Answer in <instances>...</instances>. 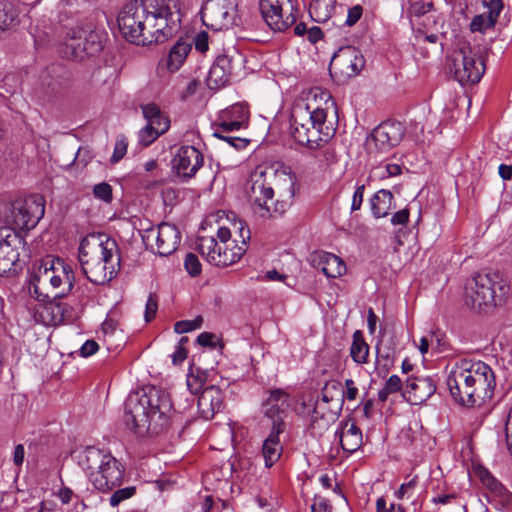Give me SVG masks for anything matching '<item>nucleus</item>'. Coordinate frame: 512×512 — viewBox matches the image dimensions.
Here are the masks:
<instances>
[{
  "label": "nucleus",
  "instance_id": "f257e3e1",
  "mask_svg": "<svg viewBox=\"0 0 512 512\" xmlns=\"http://www.w3.org/2000/svg\"><path fill=\"white\" fill-rule=\"evenodd\" d=\"M128 2L118 16L121 35L130 43L149 46L163 43L180 28V8L173 2Z\"/></svg>",
  "mask_w": 512,
  "mask_h": 512
},
{
  "label": "nucleus",
  "instance_id": "f03ea898",
  "mask_svg": "<svg viewBox=\"0 0 512 512\" xmlns=\"http://www.w3.org/2000/svg\"><path fill=\"white\" fill-rule=\"evenodd\" d=\"M335 108L331 94L320 87L304 91L295 99L290 113V134L300 145L316 149L326 142L324 133L328 111Z\"/></svg>",
  "mask_w": 512,
  "mask_h": 512
},
{
  "label": "nucleus",
  "instance_id": "7ed1b4c3",
  "mask_svg": "<svg viewBox=\"0 0 512 512\" xmlns=\"http://www.w3.org/2000/svg\"><path fill=\"white\" fill-rule=\"evenodd\" d=\"M274 185L279 199L274 203V189L267 182V173L255 170L251 173L247 194L253 212L263 219L284 213L296 195L298 179L290 166L278 164L273 169Z\"/></svg>",
  "mask_w": 512,
  "mask_h": 512
},
{
  "label": "nucleus",
  "instance_id": "20e7f679",
  "mask_svg": "<svg viewBox=\"0 0 512 512\" xmlns=\"http://www.w3.org/2000/svg\"><path fill=\"white\" fill-rule=\"evenodd\" d=\"M173 404L167 392L149 387L132 392L125 402V419L133 428L157 433L167 425Z\"/></svg>",
  "mask_w": 512,
  "mask_h": 512
},
{
  "label": "nucleus",
  "instance_id": "39448f33",
  "mask_svg": "<svg viewBox=\"0 0 512 512\" xmlns=\"http://www.w3.org/2000/svg\"><path fill=\"white\" fill-rule=\"evenodd\" d=\"M79 260L87 279L98 285L113 279L120 266L117 244L104 234H90L82 239Z\"/></svg>",
  "mask_w": 512,
  "mask_h": 512
},
{
  "label": "nucleus",
  "instance_id": "423d86ee",
  "mask_svg": "<svg viewBox=\"0 0 512 512\" xmlns=\"http://www.w3.org/2000/svg\"><path fill=\"white\" fill-rule=\"evenodd\" d=\"M75 458L98 491L109 492L121 485L124 469L109 451L88 446L77 451Z\"/></svg>",
  "mask_w": 512,
  "mask_h": 512
},
{
  "label": "nucleus",
  "instance_id": "0eeeda50",
  "mask_svg": "<svg viewBox=\"0 0 512 512\" xmlns=\"http://www.w3.org/2000/svg\"><path fill=\"white\" fill-rule=\"evenodd\" d=\"M32 279L33 294H38L40 289H50L54 297L61 298L72 291L75 274L71 264L48 255L35 265Z\"/></svg>",
  "mask_w": 512,
  "mask_h": 512
},
{
  "label": "nucleus",
  "instance_id": "6e6552de",
  "mask_svg": "<svg viewBox=\"0 0 512 512\" xmlns=\"http://www.w3.org/2000/svg\"><path fill=\"white\" fill-rule=\"evenodd\" d=\"M449 71L461 85L475 84L484 74V60L468 42L459 41L450 57Z\"/></svg>",
  "mask_w": 512,
  "mask_h": 512
},
{
  "label": "nucleus",
  "instance_id": "1a4fd4ad",
  "mask_svg": "<svg viewBox=\"0 0 512 512\" xmlns=\"http://www.w3.org/2000/svg\"><path fill=\"white\" fill-rule=\"evenodd\" d=\"M197 249L207 262L218 267H226L238 262L245 254V247L238 244L231 245L229 242L222 244L215 237H199Z\"/></svg>",
  "mask_w": 512,
  "mask_h": 512
},
{
  "label": "nucleus",
  "instance_id": "9d476101",
  "mask_svg": "<svg viewBox=\"0 0 512 512\" xmlns=\"http://www.w3.org/2000/svg\"><path fill=\"white\" fill-rule=\"evenodd\" d=\"M203 23L215 31L227 30L242 23L235 2H205L201 8Z\"/></svg>",
  "mask_w": 512,
  "mask_h": 512
},
{
  "label": "nucleus",
  "instance_id": "9b49d317",
  "mask_svg": "<svg viewBox=\"0 0 512 512\" xmlns=\"http://www.w3.org/2000/svg\"><path fill=\"white\" fill-rule=\"evenodd\" d=\"M142 240L147 249L159 256H169L174 253L181 241L178 228L170 223H161L143 231Z\"/></svg>",
  "mask_w": 512,
  "mask_h": 512
},
{
  "label": "nucleus",
  "instance_id": "f8f14e48",
  "mask_svg": "<svg viewBox=\"0 0 512 512\" xmlns=\"http://www.w3.org/2000/svg\"><path fill=\"white\" fill-rule=\"evenodd\" d=\"M65 46L75 59L93 56L102 50V41L98 32L91 27L73 26L67 29Z\"/></svg>",
  "mask_w": 512,
  "mask_h": 512
},
{
  "label": "nucleus",
  "instance_id": "ddd939ff",
  "mask_svg": "<svg viewBox=\"0 0 512 512\" xmlns=\"http://www.w3.org/2000/svg\"><path fill=\"white\" fill-rule=\"evenodd\" d=\"M465 304L474 310L486 311L496 305L492 279L485 274H477L466 282Z\"/></svg>",
  "mask_w": 512,
  "mask_h": 512
},
{
  "label": "nucleus",
  "instance_id": "4468645a",
  "mask_svg": "<svg viewBox=\"0 0 512 512\" xmlns=\"http://www.w3.org/2000/svg\"><path fill=\"white\" fill-rule=\"evenodd\" d=\"M470 398L471 406L492 398L495 388L493 370L482 361L469 360Z\"/></svg>",
  "mask_w": 512,
  "mask_h": 512
},
{
  "label": "nucleus",
  "instance_id": "2eb2a0df",
  "mask_svg": "<svg viewBox=\"0 0 512 512\" xmlns=\"http://www.w3.org/2000/svg\"><path fill=\"white\" fill-rule=\"evenodd\" d=\"M45 213V200L41 195H30L13 203L11 217L15 228H34Z\"/></svg>",
  "mask_w": 512,
  "mask_h": 512
},
{
  "label": "nucleus",
  "instance_id": "dca6fc26",
  "mask_svg": "<svg viewBox=\"0 0 512 512\" xmlns=\"http://www.w3.org/2000/svg\"><path fill=\"white\" fill-rule=\"evenodd\" d=\"M403 135L404 127L400 122H383L367 137L366 149L370 154L386 153L400 143Z\"/></svg>",
  "mask_w": 512,
  "mask_h": 512
},
{
  "label": "nucleus",
  "instance_id": "f3484780",
  "mask_svg": "<svg viewBox=\"0 0 512 512\" xmlns=\"http://www.w3.org/2000/svg\"><path fill=\"white\" fill-rule=\"evenodd\" d=\"M297 2H260L259 8L266 24L273 31H284L297 19Z\"/></svg>",
  "mask_w": 512,
  "mask_h": 512
},
{
  "label": "nucleus",
  "instance_id": "a211bd4d",
  "mask_svg": "<svg viewBox=\"0 0 512 512\" xmlns=\"http://www.w3.org/2000/svg\"><path fill=\"white\" fill-rule=\"evenodd\" d=\"M469 359H461L453 364L447 377V386L453 399L461 405L471 406Z\"/></svg>",
  "mask_w": 512,
  "mask_h": 512
},
{
  "label": "nucleus",
  "instance_id": "6ab92c4d",
  "mask_svg": "<svg viewBox=\"0 0 512 512\" xmlns=\"http://www.w3.org/2000/svg\"><path fill=\"white\" fill-rule=\"evenodd\" d=\"M35 295L38 303L30 307L31 316L35 323L44 326H57L66 319L68 310L62 303L55 301L46 302V299H49V295L39 291Z\"/></svg>",
  "mask_w": 512,
  "mask_h": 512
},
{
  "label": "nucleus",
  "instance_id": "aec40b11",
  "mask_svg": "<svg viewBox=\"0 0 512 512\" xmlns=\"http://www.w3.org/2000/svg\"><path fill=\"white\" fill-rule=\"evenodd\" d=\"M291 406L292 399L285 390L276 388L268 391V396L262 404V411L264 416L271 421V428L280 424L281 429H285L284 420Z\"/></svg>",
  "mask_w": 512,
  "mask_h": 512
},
{
  "label": "nucleus",
  "instance_id": "412c9836",
  "mask_svg": "<svg viewBox=\"0 0 512 512\" xmlns=\"http://www.w3.org/2000/svg\"><path fill=\"white\" fill-rule=\"evenodd\" d=\"M365 65L362 53L353 46L340 48L332 57L330 69L340 73L343 77H354L360 73Z\"/></svg>",
  "mask_w": 512,
  "mask_h": 512
},
{
  "label": "nucleus",
  "instance_id": "4be33fe9",
  "mask_svg": "<svg viewBox=\"0 0 512 512\" xmlns=\"http://www.w3.org/2000/svg\"><path fill=\"white\" fill-rule=\"evenodd\" d=\"M248 118L249 111L244 104H233L219 113L213 135H221V133H229L246 128Z\"/></svg>",
  "mask_w": 512,
  "mask_h": 512
},
{
  "label": "nucleus",
  "instance_id": "5701e85b",
  "mask_svg": "<svg viewBox=\"0 0 512 512\" xmlns=\"http://www.w3.org/2000/svg\"><path fill=\"white\" fill-rule=\"evenodd\" d=\"M203 165V155L192 145H183L173 158V167L178 175L184 178L193 177Z\"/></svg>",
  "mask_w": 512,
  "mask_h": 512
},
{
  "label": "nucleus",
  "instance_id": "b1692460",
  "mask_svg": "<svg viewBox=\"0 0 512 512\" xmlns=\"http://www.w3.org/2000/svg\"><path fill=\"white\" fill-rule=\"evenodd\" d=\"M309 262L328 278L341 277L347 270L346 264L342 258L326 251H315L311 253Z\"/></svg>",
  "mask_w": 512,
  "mask_h": 512
},
{
  "label": "nucleus",
  "instance_id": "393cba45",
  "mask_svg": "<svg viewBox=\"0 0 512 512\" xmlns=\"http://www.w3.org/2000/svg\"><path fill=\"white\" fill-rule=\"evenodd\" d=\"M17 235L8 228H0V276L9 273L19 258Z\"/></svg>",
  "mask_w": 512,
  "mask_h": 512
},
{
  "label": "nucleus",
  "instance_id": "a878e982",
  "mask_svg": "<svg viewBox=\"0 0 512 512\" xmlns=\"http://www.w3.org/2000/svg\"><path fill=\"white\" fill-rule=\"evenodd\" d=\"M251 232L247 224L241 219H233L229 226H221L217 230V238L222 244L229 242L232 246H244L245 252L248 248Z\"/></svg>",
  "mask_w": 512,
  "mask_h": 512
},
{
  "label": "nucleus",
  "instance_id": "bb28decb",
  "mask_svg": "<svg viewBox=\"0 0 512 512\" xmlns=\"http://www.w3.org/2000/svg\"><path fill=\"white\" fill-rule=\"evenodd\" d=\"M223 392L215 385L206 386L198 397V411L202 418L212 419L223 407Z\"/></svg>",
  "mask_w": 512,
  "mask_h": 512
},
{
  "label": "nucleus",
  "instance_id": "cd10ccee",
  "mask_svg": "<svg viewBox=\"0 0 512 512\" xmlns=\"http://www.w3.org/2000/svg\"><path fill=\"white\" fill-rule=\"evenodd\" d=\"M436 391V384L431 377H415L407 380L406 394L415 405L428 400Z\"/></svg>",
  "mask_w": 512,
  "mask_h": 512
},
{
  "label": "nucleus",
  "instance_id": "c85d7f7f",
  "mask_svg": "<svg viewBox=\"0 0 512 512\" xmlns=\"http://www.w3.org/2000/svg\"><path fill=\"white\" fill-rule=\"evenodd\" d=\"M279 425L280 424H277L275 428H271L270 433L263 441L262 456L266 468H271L280 459L283 451L279 435L283 433L285 429H281Z\"/></svg>",
  "mask_w": 512,
  "mask_h": 512
},
{
  "label": "nucleus",
  "instance_id": "c756f323",
  "mask_svg": "<svg viewBox=\"0 0 512 512\" xmlns=\"http://www.w3.org/2000/svg\"><path fill=\"white\" fill-rule=\"evenodd\" d=\"M231 75V64L227 56H219L210 67L207 84L211 89L224 86Z\"/></svg>",
  "mask_w": 512,
  "mask_h": 512
},
{
  "label": "nucleus",
  "instance_id": "7c9ffc66",
  "mask_svg": "<svg viewBox=\"0 0 512 512\" xmlns=\"http://www.w3.org/2000/svg\"><path fill=\"white\" fill-rule=\"evenodd\" d=\"M192 48V44L184 39H179L169 50L166 58L161 63L171 73L178 71L184 64Z\"/></svg>",
  "mask_w": 512,
  "mask_h": 512
},
{
  "label": "nucleus",
  "instance_id": "2f4dec72",
  "mask_svg": "<svg viewBox=\"0 0 512 512\" xmlns=\"http://www.w3.org/2000/svg\"><path fill=\"white\" fill-rule=\"evenodd\" d=\"M486 11L476 15L471 21L470 27L473 32H484L493 27L500 11L503 8V2H483Z\"/></svg>",
  "mask_w": 512,
  "mask_h": 512
},
{
  "label": "nucleus",
  "instance_id": "473e14b6",
  "mask_svg": "<svg viewBox=\"0 0 512 512\" xmlns=\"http://www.w3.org/2000/svg\"><path fill=\"white\" fill-rule=\"evenodd\" d=\"M341 447L348 453L356 452L362 445V432L352 421H346L339 432Z\"/></svg>",
  "mask_w": 512,
  "mask_h": 512
},
{
  "label": "nucleus",
  "instance_id": "72a5a7b5",
  "mask_svg": "<svg viewBox=\"0 0 512 512\" xmlns=\"http://www.w3.org/2000/svg\"><path fill=\"white\" fill-rule=\"evenodd\" d=\"M342 385L338 381H329L321 391L320 399L317 402L319 407L322 403L329 404L330 409H340L342 406Z\"/></svg>",
  "mask_w": 512,
  "mask_h": 512
},
{
  "label": "nucleus",
  "instance_id": "f704fd0d",
  "mask_svg": "<svg viewBox=\"0 0 512 512\" xmlns=\"http://www.w3.org/2000/svg\"><path fill=\"white\" fill-rule=\"evenodd\" d=\"M393 194L389 190L377 191L370 200L371 210L376 218L385 217L393 206Z\"/></svg>",
  "mask_w": 512,
  "mask_h": 512
},
{
  "label": "nucleus",
  "instance_id": "c9c22d12",
  "mask_svg": "<svg viewBox=\"0 0 512 512\" xmlns=\"http://www.w3.org/2000/svg\"><path fill=\"white\" fill-rule=\"evenodd\" d=\"M144 118L147 124L156 126L158 130L167 131L170 126L169 119L163 115L160 108L154 103H148L142 106Z\"/></svg>",
  "mask_w": 512,
  "mask_h": 512
},
{
  "label": "nucleus",
  "instance_id": "e433bc0d",
  "mask_svg": "<svg viewBox=\"0 0 512 512\" xmlns=\"http://www.w3.org/2000/svg\"><path fill=\"white\" fill-rule=\"evenodd\" d=\"M350 355L357 364H365L368 361L369 346L363 339L360 331H356L353 335Z\"/></svg>",
  "mask_w": 512,
  "mask_h": 512
},
{
  "label": "nucleus",
  "instance_id": "4c0bfd02",
  "mask_svg": "<svg viewBox=\"0 0 512 512\" xmlns=\"http://www.w3.org/2000/svg\"><path fill=\"white\" fill-rule=\"evenodd\" d=\"M208 373L200 368H191L187 375V387L192 394L201 393L205 388L204 385L207 382Z\"/></svg>",
  "mask_w": 512,
  "mask_h": 512
},
{
  "label": "nucleus",
  "instance_id": "58836bf2",
  "mask_svg": "<svg viewBox=\"0 0 512 512\" xmlns=\"http://www.w3.org/2000/svg\"><path fill=\"white\" fill-rule=\"evenodd\" d=\"M13 2H0V31L8 29L17 19Z\"/></svg>",
  "mask_w": 512,
  "mask_h": 512
},
{
  "label": "nucleus",
  "instance_id": "ea45409f",
  "mask_svg": "<svg viewBox=\"0 0 512 512\" xmlns=\"http://www.w3.org/2000/svg\"><path fill=\"white\" fill-rule=\"evenodd\" d=\"M432 7V2H406V4L402 6V10L407 13L411 22H413V18L418 19L424 16Z\"/></svg>",
  "mask_w": 512,
  "mask_h": 512
},
{
  "label": "nucleus",
  "instance_id": "a19ab883",
  "mask_svg": "<svg viewBox=\"0 0 512 512\" xmlns=\"http://www.w3.org/2000/svg\"><path fill=\"white\" fill-rule=\"evenodd\" d=\"M308 11L316 22H325L330 17L331 5L328 2H309Z\"/></svg>",
  "mask_w": 512,
  "mask_h": 512
},
{
  "label": "nucleus",
  "instance_id": "79ce46f5",
  "mask_svg": "<svg viewBox=\"0 0 512 512\" xmlns=\"http://www.w3.org/2000/svg\"><path fill=\"white\" fill-rule=\"evenodd\" d=\"M478 477L482 484L491 492L501 494L503 490L502 484L485 468L478 469Z\"/></svg>",
  "mask_w": 512,
  "mask_h": 512
},
{
  "label": "nucleus",
  "instance_id": "37998d69",
  "mask_svg": "<svg viewBox=\"0 0 512 512\" xmlns=\"http://www.w3.org/2000/svg\"><path fill=\"white\" fill-rule=\"evenodd\" d=\"M165 131L158 130L156 126L151 124H146L139 132V141L147 146L151 144L160 134H163Z\"/></svg>",
  "mask_w": 512,
  "mask_h": 512
},
{
  "label": "nucleus",
  "instance_id": "c03bdc74",
  "mask_svg": "<svg viewBox=\"0 0 512 512\" xmlns=\"http://www.w3.org/2000/svg\"><path fill=\"white\" fill-rule=\"evenodd\" d=\"M93 196L105 203L112 201V187L106 182H101L93 187Z\"/></svg>",
  "mask_w": 512,
  "mask_h": 512
},
{
  "label": "nucleus",
  "instance_id": "a18cd8bd",
  "mask_svg": "<svg viewBox=\"0 0 512 512\" xmlns=\"http://www.w3.org/2000/svg\"><path fill=\"white\" fill-rule=\"evenodd\" d=\"M188 343L187 337H181L178 344L175 347V351L171 355L172 362L175 365L181 364L187 358V349L185 344Z\"/></svg>",
  "mask_w": 512,
  "mask_h": 512
},
{
  "label": "nucleus",
  "instance_id": "49530a36",
  "mask_svg": "<svg viewBox=\"0 0 512 512\" xmlns=\"http://www.w3.org/2000/svg\"><path fill=\"white\" fill-rule=\"evenodd\" d=\"M184 266L191 276H197L202 271L201 263L195 254L189 253L184 261Z\"/></svg>",
  "mask_w": 512,
  "mask_h": 512
},
{
  "label": "nucleus",
  "instance_id": "de8ad7c7",
  "mask_svg": "<svg viewBox=\"0 0 512 512\" xmlns=\"http://www.w3.org/2000/svg\"><path fill=\"white\" fill-rule=\"evenodd\" d=\"M128 142L125 137H119L114 146V151L111 156V162H119L127 153Z\"/></svg>",
  "mask_w": 512,
  "mask_h": 512
},
{
  "label": "nucleus",
  "instance_id": "09e8293b",
  "mask_svg": "<svg viewBox=\"0 0 512 512\" xmlns=\"http://www.w3.org/2000/svg\"><path fill=\"white\" fill-rule=\"evenodd\" d=\"M135 493L134 487L122 488L115 491L110 497V505L112 507L118 506L123 500H126L133 496Z\"/></svg>",
  "mask_w": 512,
  "mask_h": 512
},
{
  "label": "nucleus",
  "instance_id": "8fccbe9b",
  "mask_svg": "<svg viewBox=\"0 0 512 512\" xmlns=\"http://www.w3.org/2000/svg\"><path fill=\"white\" fill-rule=\"evenodd\" d=\"M201 323V319L178 321L174 325V330L178 334L187 333L199 328Z\"/></svg>",
  "mask_w": 512,
  "mask_h": 512
},
{
  "label": "nucleus",
  "instance_id": "3c124183",
  "mask_svg": "<svg viewBox=\"0 0 512 512\" xmlns=\"http://www.w3.org/2000/svg\"><path fill=\"white\" fill-rule=\"evenodd\" d=\"M418 482V477H412L408 482L403 483L399 489L395 492V495L398 499H403L404 497H410L413 493L414 488L416 487Z\"/></svg>",
  "mask_w": 512,
  "mask_h": 512
},
{
  "label": "nucleus",
  "instance_id": "603ef678",
  "mask_svg": "<svg viewBox=\"0 0 512 512\" xmlns=\"http://www.w3.org/2000/svg\"><path fill=\"white\" fill-rule=\"evenodd\" d=\"M345 388V390L342 389V402L344 399H347L348 401H354L358 395V388L356 387L355 382L352 379H346Z\"/></svg>",
  "mask_w": 512,
  "mask_h": 512
},
{
  "label": "nucleus",
  "instance_id": "864d4df0",
  "mask_svg": "<svg viewBox=\"0 0 512 512\" xmlns=\"http://www.w3.org/2000/svg\"><path fill=\"white\" fill-rule=\"evenodd\" d=\"M158 309L157 299L153 294H150L145 306V320L150 322L156 315Z\"/></svg>",
  "mask_w": 512,
  "mask_h": 512
},
{
  "label": "nucleus",
  "instance_id": "5fc2aeb1",
  "mask_svg": "<svg viewBox=\"0 0 512 512\" xmlns=\"http://www.w3.org/2000/svg\"><path fill=\"white\" fill-rule=\"evenodd\" d=\"M219 139L226 141L229 145L235 147L236 149H241L247 146L248 140L240 137H232L226 135V133H221V135H215Z\"/></svg>",
  "mask_w": 512,
  "mask_h": 512
},
{
  "label": "nucleus",
  "instance_id": "6e6d98bb",
  "mask_svg": "<svg viewBox=\"0 0 512 512\" xmlns=\"http://www.w3.org/2000/svg\"><path fill=\"white\" fill-rule=\"evenodd\" d=\"M364 190H365L364 184L358 185L356 187L353 197H352V203H351L352 211H357L361 208V205L363 202Z\"/></svg>",
  "mask_w": 512,
  "mask_h": 512
},
{
  "label": "nucleus",
  "instance_id": "4d7b16f0",
  "mask_svg": "<svg viewBox=\"0 0 512 512\" xmlns=\"http://www.w3.org/2000/svg\"><path fill=\"white\" fill-rule=\"evenodd\" d=\"M363 8L360 5H355L348 10L345 24L353 26L362 16Z\"/></svg>",
  "mask_w": 512,
  "mask_h": 512
},
{
  "label": "nucleus",
  "instance_id": "13d9d810",
  "mask_svg": "<svg viewBox=\"0 0 512 512\" xmlns=\"http://www.w3.org/2000/svg\"><path fill=\"white\" fill-rule=\"evenodd\" d=\"M195 48L197 51L204 53L209 48V36L206 32L202 31L198 33L195 37Z\"/></svg>",
  "mask_w": 512,
  "mask_h": 512
},
{
  "label": "nucleus",
  "instance_id": "bf43d9fd",
  "mask_svg": "<svg viewBox=\"0 0 512 512\" xmlns=\"http://www.w3.org/2000/svg\"><path fill=\"white\" fill-rule=\"evenodd\" d=\"M386 391L392 393H396L401 390L402 388V381L398 375H391L386 383L385 386Z\"/></svg>",
  "mask_w": 512,
  "mask_h": 512
},
{
  "label": "nucleus",
  "instance_id": "052dcab7",
  "mask_svg": "<svg viewBox=\"0 0 512 512\" xmlns=\"http://www.w3.org/2000/svg\"><path fill=\"white\" fill-rule=\"evenodd\" d=\"M99 349V345L94 340H87L80 348V355L83 357H89L96 353Z\"/></svg>",
  "mask_w": 512,
  "mask_h": 512
},
{
  "label": "nucleus",
  "instance_id": "680f3d73",
  "mask_svg": "<svg viewBox=\"0 0 512 512\" xmlns=\"http://www.w3.org/2000/svg\"><path fill=\"white\" fill-rule=\"evenodd\" d=\"M311 510L312 512H331L332 507L324 498L316 497L314 499V503L311 506Z\"/></svg>",
  "mask_w": 512,
  "mask_h": 512
},
{
  "label": "nucleus",
  "instance_id": "e2e57ef3",
  "mask_svg": "<svg viewBox=\"0 0 512 512\" xmlns=\"http://www.w3.org/2000/svg\"><path fill=\"white\" fill-rule=\"evenodd\" d=\"M409 219V211L407 209H402L396 212L392 218L391 223L394 225H405Z\"/></svg>",
  "mask_w": 512,
  "mask_h": 512
},
{
  "label": "nucleus",
  "instance_id": "0e129e2a",
  "mask_svg": "<svg viewBox=\"0 0 512 512\" xmlns=\"http://www.w3.org/2000/svg\"><path fill=\"white\" fill-rule=\"evenodd\" d=\"M322 37V30L317 26H312L307 31L306 38L311 44L317 43Z\"/></svg>",
  "mask_w": 512,
  "mask_h": 512
},
{
  "label": "nucleus",
  "instance_id": "69168bd1",
  "mask_svg": "<svg viewBox=\"0 0 512 512\" xmlns=\"http://www.w3.org/2000/svg\"><path fill=\"white\" fill-rule=\"evenodd\" d=\"M72 496H73V491L68 487H64V488L60 489L58 492V497L63 504H68L71 501Z\"/></svg>",
  "mask_w": 512,
  "mask_h": 512
},
{
  "label": "nucleus",
  "instance_id": "338daca9",
  "mask_svg": "<svg viewBox=\"0 0 512 512\" xmlns=\"http://www.w3.org/2000/svg\"><path fill=\"white\" fill-rule=\"evenodd\" d=\"M214 336L211 333L203 332L197 337V342L201 346H212Z\"/></svg>",
  "mask_w": 512,
  "mask_h": 512
},
{
  "label": "nucleus",
  "instance_id": "774afa93",
  "mask_svg": "<svg viewBox=\"0 0 512 512\" xmlns=\"http://www.w3.org/2000/svg\"><path fill=\"white\" fill-rule=\"evenodd\" d=\"M498 171L503 180H510L512 178V166L501 164Z\"/></svg>",
  "mask_w": 512,
  "mask_h": 512
}]
</instances>
